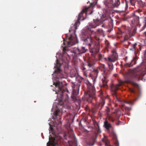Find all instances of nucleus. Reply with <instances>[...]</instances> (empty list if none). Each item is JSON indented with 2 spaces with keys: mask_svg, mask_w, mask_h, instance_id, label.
I'll return each mask as SVG.
<instances>
[{
  "mask_svg": "<svg viewBox=\"0 0 146 146\" xmlns=\"http://www.w3.org/2000/svg\"><path fill=\"white\" fill-rule=\"evenodd\" d=\"M102 140L105 143V146H112L110 144V141L107 138L105 137L102 139Z\"/></svg>",
  "mask_w": 146,
  "mask_h": 146,
  "instance_id": "23",
  "label": "nucleus"
},
{
  "mask_svg": "<svg viewBox=\"0 0 146 146\" xmlns=\"http://www.w3.org/2000/svg\"><path fill=\"white\" fill-rule=\"evenodd\" d=\"M125 82L126 83L131 84L135 87L137 88H139V84L132 81L130 78H127L125 80Z\"/></svg>",
  "mask_w": 146,
  "mask_h": 146,
  "instance_id": "16",
  "label": "nucleus"
},
{
  "mask_svg": "<svg viewBox=\"0 0 146 146\" xmlns=\"http://www.w3.org/2000/svg\"><path fill=\"white\" fill-rule=\"evenodd\" d=\"M143 76V74L140 71L134 72L132 74V76L137 80H142Z\"/></svg>",
  "mask_w": 146,
  "mask_h": 146,
  "instance_id": "12",
  "label": "nucleus"
},
{
  "mask_svg": "<svg viewBox=\"0 0 146 146\" xmlns=\"http://www.w3.org/2000/svg\"><path fill=\"white\" fill-rule=\"evenodd\" d=\"M94 65V63L93 62H88V66L89 68L92 67Z\"/></svg>",
  "mask_w": 146,
  "mask_h": 146,
  "instance_id": "36",
  "label": "nucleus"
},
{
  "mask_svg": "<svg viewBox=\"0 0 146 146\" xmlns=\"http://www.w3.org/2000/svg\"><path fill=\"white\" fill-rule=\"evenodd\" d=\"M67 50V49L66 47H64L63 48V51L64 52V53H65L66 52V51Z\"/></svg>",
  "mask_w": 146,
  "mask_h": 146,
  "instance_id": "43",
  "label": "nucleus"
},
{
  "mask_svg": "<svg viewBox=\"0 0 146 146\" xmlns=\"http://www.w3.org/2000/svg\"><path fill=\"white\" fill-rule=\"evenodd\" d=\"M126 6H127V2H126Z\"/></svg>",
  "mask_w": 146,
  "mask_h": 146,
  "instance_id": "52",
  "label": "nucleus"
},
{
  "mask_svg": "<svg viewBox=\"0 0 146 146\" xmlns=\"http://www.w3.org/2000/svg\"><path fill=\"white\" fill-rule=\"evenodd\" d=\"M104 69V66H101L98 67L96 69H93V72L95 74V77H97L99 71H103V74L106 75L107 72L105 71Z\"/></svg>",
  "mask_w": 146,
  "mask_h": 146,
  "instance_id": "9",
  "label": "nucleus"
},
{
  "mask_svg": "<svg viewBox=\"0 0 146 146\" xmlns=\"http://www.w3.org/2000/svg\"><path fill=\"white\" fill-rule=\"evenodd\" d=\"M102 84L100 87L101 88H107L108 87L107 81V79L105 77L104 79H102Z\"/></svg>",
  "mask_w": 146,
  "mask_h": 146,
  "instance_id": "21",
  "label": "nucleus"
},
{
  "mask_svg": "<svg viewBox=\"0 0 146 146\" xmlns=\"http://www.w3.org/2000/svg\"><path fill=\"white\" fill-rule=\"evenodd\" d=\"M59 78H64V77L63 75H61V76L59 77Z\"/></svg>",
  "mask_w": 146,
  "mask_h": 146,
  "instance_id": "44",
  "label": "nucleus"
},
{
  "mask_svg": "<svg viewBox=\"0 0 146 146\" xmlns=\"http://www.w3.org/2000/svg\"><path fill=\"white\" fill-rule=\"evenodd\" d=\"M115 146H119L118 141L117 140H116L115 142Z\"/></svg>",
  "mask_w": 146,
  "mask_h": 146,
  "instance_id": "40",
  "label": "nucleus"
},
{
  "mask_svg": "<svg viewBox=\"0 0 146 146\" xmlns=\"http://www.w3.org/2000/svg\"><path fill=\"white\" fill-rule=\"evenodd\" d=\"M59 123L60 124H61V122L60 121L59 122Z\"/></svg>",
  "mask_w": 146,
  "mask_h": 146,
  "instance_id": "47",
  "label": "nucleus"
},
{
  "mask_svg": "<svg viewBox=\"0 0 146 146\" xmlns=\"http://www.w3.org/2000/svg\"><path fill=\"white\" fill-rule=\"evenodd\" d=\"M78 87H80V84H78Z\"/></svg>",
  "mask_w": 146,
  "mask_h": 146,
  "instance_id": "50",
  "label": "nucleus"
},
{
  "mask_svg": "<svg viewBox=\"0 0 146 146\" xmlns=\"http://www.w3.org/2000/svg\"><path fill=\"white\" fill-rule=\"evenodd\" d=\"M96 142V138L95 137H93L90 140L88 143V144L90 146H92Z\"/></svg>",
  "mask_w": 146,
  "mask_h": 146,
  "instance_id": "24",
  "label": "nucleus"
},
{
  "mask_svg": "<svg viewBox=\"0 0 146 146\" xmlns=\"http://www.w3.org/2000/svg\"><path fill=\"white\" fill-rule=\"evenodd\" d=\"M137 100V99H136L135 100H134V101H136V100Z\"/></svg>",
  "mask_w": 146,
  "mask_h": 146,
  "instance_id": "54",
  "label": "nucleus"
},
{
  "mask_svg": "<svg viewBox=\"0 0 146 146\" xmlns=\"http://www.w3.org/2000/svg\"><path fill=\"white\" fill-rule=\"evenodd\" d=\"M136 6H137L140 8L143 7L145 5V2L141 0L137 1L136 2Z\"/></svg>",
  "mask_w": 146,
  "mask_h": 146,
  "instance_id": "22",
  "label": "nucleus"
},
{
  "mask_svg": "<svg viewBox=\"0 0 146 146\" xmlns=\"http://www.w3.org/2000/svg\"><path fill=\"white\" fill-rule=\"evenodd\" d=\"M76 80L78 81L79 83H81L83 80V78L80 76H78L76 77Z\"/></svg>",
  "mask_w": 146,
  "mask_h": 146,
  "instance_id": "34",
  "label": "nucleus"
},
{
  "mask_svg": "<svg viewBox=\"0 0 146 146\" xmlns=\"http://www.w3.org/2000/svg\"><path fill=\"white\" fill-rule=\"evenodd\" d=\"M136 63V59L134 58L130 62L126 63H125V65L126 66L131 67L134 64H135Z\"/></svg>",
  "mask_w": 146,
  "mask_h": 146,
  "instance_id": "18",
  "label": "nucleus"
},
{
  "mask_svg": "<svg viewBox=\"0 0 146 146\" xmlns=\"http://www.w3.org/2000/svg\"><path fill=\"white\" fill-rule=\"evenodd\" d=\"M133 18V19L131 21V25L133 27H135V28H136V27L138 25L139 23V17L135 15Z\"/></svg>",
  "mask_w": 146,
  "mask_h": 146,
  "instance_id": "10",
  "label": "nucleus"
},
{
  "mask_svg": "<svg viewBox=\"0 0 146 146\" xmlns=\"http://www.w3.org/2000/svg\"><path fill=\"white\" fill-rule=\"evenodd\" d=\"M120 4L119 0H117V1L114 3V4H112L114 8L115 7H117Z\"/></svg>",
  "mask_w": 146,
  "mask_h": 146,
  "instance_id": "33",
  "label": "nucleus"
},
{
  "mask_svg": "<svg viewBox=\"0 0 146 146\" xmlns=\"http://www.w3.org/2000/svg\"><path fill=\"white\" fill-rule=\"evenodd\" d=\"M104 25H102V27H104Z\"/></svg>",
  "mask_w": 146,
  "mask_h": 146,
  "instance_id": "53",
  "label": "nucleus"
},
{
  "mask_svg": "<svg viewBox=\"0 0 146 146\" xmlns=\"http://www.w3.org/2000/svg\"><path fill=\"white\" fill-rule=\"evenodd\" d=\"M104 5L105 6L104 9L105 11L107 12L110 8H114V6H113L112 4L107 1H104Z\"/></svg>",
  "mask_w": 146,
  "mask_h": 146,
  "instance_id": "13",
  "label": "nucleus"
},
{
  "mask_svg": "<svg viewBox=\"0 0 146 146\" xmlns=\"http://www.w3.org/2000/svg\"><path fill=\"white\" fill-rule=\"evenodd\" d=\"M117 117L116 114L113 113L111 115H108V119L109 120L113 122L117 118Z\"/></svg>",
  "mask_w": 146,
  "mask_h": 146,
  "instance_id": "20",
  "label": "nucleus"
},
{
  "mask_svg": "<svg viewBox=\"0 0 146 146\" xmlns=\"http://www.w3.org/2000/svg\"><path fill=\"white\" fill-rule=\"evenodd\" d=\"M100 47V43L99 42H94L91 44V45L89 46L88 48L86 46H82L80 48H75L74 50H72V52L74 54V56L78 57L86 52L88 50V48H89L90 52L93 54H95L98 52Z\"/></svg>",
  "mask_w": 146,
  "mask_h": 146,
  "instance_id": "1",
  "label": "nucleus"
},
{
  "mask_svg": "<svg viewBox=\"0 0 146 146\" xmlns=\"http://www.w3.org/2000/svg\"><path fill=\"white\" fill-rule=\"evenodd\" d=\"M81 69L84 72V74L87 76V74L84 72V71L86 70V68L85 67V65L84 63H82L81 64Z\"/></svg>",
  "mask_w": 146,
  "mask_h": 146,
  "instance_id": "28",
  "label": "nucleus"
},
{
  "mask_svg": "<svg viewBox=\"0 0 146 146\" xmlns=\"http://www.w3.org/2000/svg\"><path fill=\"white\" fill-rule=\"evenodd\" d=\"M73 94L74 95H72L71 96V98L72 100L74 101H76L77 100L76 99V95H77L78 94V92L77 90H75L74 89L73 90Z\"/></svg>",
  "mask_w": 146,
  "mask_h": 146,
  "instance_id": "25",
  "label": "nucleus"
},
{
  "mask_svg": "<svg viewBox=\"0 0 146 146\" xmlns=\"http://www.w3.org/2000/svg\"><path fill=\"white\" fill-rule=\"evenodd\" d=\"M97 31L98 33H100V35H102L103 37H104L105 36V35L104 33V31L100 29H97Z\"/></svg>",
  "mask_w": 146,
  "mask_h": 146,
  "instance_id": "35",
  "label": "nucleus"
},
{
  "mask_svg": "<svg viewBox=\"0 0 146 146\" xmlns=\"http://www.w3.org/2000/svg\"><path fill=\"white\" fill-rule=\"evenodd\" d=\"M110 110V108L108 107H106L105 110V111L106 112V113L107 114H108V113L109 112Z\"/></svg>",
  "mask_w": 146,
  "mask_h": 146,
  "instance_id": "38",
  "label": "nucleus"
},
{
  "mask_svg": "<svg viewBox=\"0 0 146 146\" xmlns=\"http://www.w3.org/2000/svg\"><path fill=\"white\" fill-rule=\"evenodd\" d=\"M95 5L94 3H91L89 7H86L83 9L82 11L78 15V18L77 20L75 22L74 25L70 28L69 30L70 32H72L73 33H74L76 32V30L77 29V26H78L80 24V20L83 21L86 18V17H84L83 15L84 14L85 16H86V14L88 13V11L92 9V8L91 7L94 6Z\"/></svg>",
  "mask_w": 146,
  "mask_h": 146,
  "instance_id": "4",
  "label": "nucleus"
},
{
  "mask_svg": "<svg viewBox=\"0 0 146 146\" xmlns=\"http://www.w3.org/2000/svg\"><path fill=\"white\" fill-rule=\"evenodd\" d=\"M87 95L86 97L88 100H91L95 97L96 90L95 87L93 86H90L88 90Z\"/></svg>",
  "mask_w": 146,
  "mask_h": 146,
  "instance_id": "5",
  "label": "nucleus"
},
{
  "mask_svg": "<svg viewBox=\"0 0 146 146\" xmlns=\"http://www.w3.org/2000/svg\"><path fill=\"white\" fill-rule=\"evenodd\" d=\"M105 104V100L104 99H103L102 100V102L99 104V106H101V108L100 110H101L102 108H103Z\"/></svg>",
  "mask_w": 146,
  "mask_h": 146,
  "instance_id": "32",
  "label": "nucleus"
},
{
  "mask_svg": "<svg viewBox=\"0 0 146 146\" xmlns=\"http://www.w3.org/2000/svg\"><path fill=\"white\" fill-rule=\"evenodd\" d=\"M50 128H51V130H52V129H53V128H52L51 127H50Z\"/></svg>",
  "mask_w": 146,
  "mask_h": 146,
  "instance_id": "49",
  "label": "nucleus"
},
{
  "mask_svg": "<svg viewBox=\"0 0 146 146\" xmlns=\"http://www.w3.org/2000/svg\"><path fill=\"white\" fill-rule=\"evenodd\" d=\"M108 62V65L110 69L108 71L109 72H110L113 69V64L112 63V62Z\"/></svg>",
  "mask_w": 146,
  "mask_h": 146,
  "instance_id": "29",
  "label": "nucleus"
},
{
  "mask_svg": "<svg viewBox=\"0 0 146 146\" xmlns=\"http://www.w3.org/2000/svg\"><path fill=\"white\" fill-rule=\"evenodd\" d=\"M120 122H121L120 121H118V123H117L116 124V125H119V123Z\"/></svg>",
  "mask_w": 146,
  "mask_h": 146,
  "instance_id": "45",
  "label": "nucleus"
},
{
  "mask_svg": "<svg viewBox=\"0 0 146 146\" xmlns=\"http://www.w3.org/2000/svg\"><path fill=\"white\" fill-rule=\"evenodd\" d=\"M121 86V83L117 84L116 85L112 84L110 86L111 90L112 92H116L117 90H118V87Z\"/></svg>",
  "mask_w": 146,
  "mask_h": 146,
  "instance_id": "17",
  "label": "nucleus"
},
{
  "mask_svg": "<svg viewBox=\"0 0 146 146\" xmlns=\"http://www.w3.org/2000/svg\"><path fill=\"white\" fill-rule=\"evenodd\" d=\"M103 94V93L102 92H101V95H102V94Z\"/></svg>",
  "mask_w": 146,
  "mask_h": 146,
  "instance_id": "48",
  "label": "nucleus"
},
{
  "mask_svg": "<svg viewBox=\"0 0 146 146\" xmlns=\"http://www.w3.org/2000/svg\"><path fill=\"white\" fill-rule=\"evenodd\" d=\"M92 12H93V11H92L90 13H89L88 14H91L92 13Z\"/></svg>",
  "mask_w": 146,
  "mask_h": 146,
  "instance_id": "46",
  "label": "nucleus"
},
{
  "mask_svg": "<svg viewBox=\"0 0 146 146\" xmlns=\"http://www.w3.org/2000/svg\"><path fill=\"white\" fill-rule=\"evenodd\" d=\"M142 12V11L141 9H138L137 10H136V12L138 13H139Z\"/></svg>",
  "mask_w": 146,
  "mask_h": 146,
  "instance_id": "41",
  "label": "nucleus"
},
{
  "mask_svg": "<svg viewBox=\"0 0 146 146\" xmlns=\"http://www.w3.org/2000/svg\"><path fill=\"white\" fill-rule=\"evenodd\" d=\"M98 59L99 60H104L108 62V58H104V56L101 54H99L98 56Z\"/></svg>",
  "mask_w": 146,
  "mask_h": 146,
  "instance_id": "26",
  "label": "nucleus"
},
{
  "mask_svg": "<svg viewBox=\"0 0 146 146\" xmlns=\"http://www.w3.org/2000/svg\"><path fill=\"white\" fill-rule=\"evenodd\" d=\"M53 85L56 88L57 92L56 93L57 94L58 97L60 98V103L61 105L63 104V101L65 99L68 98V95L66 92H68V90L66 88L64 87L62 82L59 81L54 83Z\"/></svg>",
  "mask_w": 146,
  "mask_h": 146,
  "instance_id": "3",
  "label": "nucleus"
},
{
  "mask_svg": "<svg viewBox=\"0 0 146 146\" xmlns=\"http://www.w3.org/2000/svg\"><path fill=\"white\" fill-rule=\"evenodd\" d=\"M101 22V20L97 18L96 19H94L93 23H91L88 26L85 33L86 35L82 39V40L84 42V44L87 45L88 47L94 42L93 41L91 36L93 32V31H92L91 28H95L100 25Z\"/></svg>",
  "mask_w": 146,
  "mask_h": 146,
  "instance_id": "2",
  "label": "nucleus"
},
{
  "mask_svg": "<svg viewBox=\"0 0 146 146\" xmlns=\"http://www.w3.org/2000/svg\"><path fill=\"white\" fill-rule=\"evenodd\" d=\"M137 44L136 43H135L133 45V49L134 50H135L137 46Z\"/></svg>",
  "mask_w": 146,
  "mask_h": 146,
  "instance_id": "39",
  "label": "nucleus"
},
{
  "mask_svg": "<svg viewBox=\"0 0 146 146\" xmlns=\"http://www.w3.org/2000/svg\"><path fill=\"white\" fill-rule=\"evenodd\" d=\"M118 59V55L116 51H113L111 56L108 58V62H114Z\"/></svg>",
  "mask_w": 146,
  "mask_h": 146,
  "instance_id": "8",
  "label": "nucleus"
},
{
  "mask_svg": "<svg viewBox=\"0 0 146 146\" xmlns=\"http://www.w3.org/2000/svg\"><path fill=\"white\" fill-rule=\"evenodd\" d=\"M105 43L106 44V45H107V46H108L109 44H110V43H109V42H108V41L107 40H106L105 41Z\"/></svg>",
  "mask_w": 146,
  "mask_h": 146,
  "instance_id": "42",
  "label": "nucleus"
},
{
  "mask_svg": "<svg viewBox=\"0 0 146 146\" xmlns=\"http://www.w3.org/2000/svg\"><path fill=\"white\" fill-rule=\"evenodd\" d=\"M77 38L76 37L73 36L71 35L68 39H67V44L68 46H70L74 45L77 43Z\"/></svg>",
  "mask_w": 146,
  "mask_h": 146,
  "instance_id": "7",
  "label": "nucleus"
},
{
  "mask_svg": "<svg viewBox=\"0 0 146 146\" xmlns=\"http://www.w3.org/2000/svg\"><path fill=\"white\" fill-rule=\"evenodd\" d=\"M60 113V111L59 109H57L55 110L54 112V115L55 117H54V119H56L57 116H60L59 113Z\"/></svg>",
  "mask_w": 146,
  "mask_h": 146,
  "instance_id": "27",
  "label": "nucleus"
},
{
  "mask_svg": "<svg viewBox=\"0 0 146 146\" xmlns=\"http://www.w3.org/2000/svg\"><path fill=\"white\" fill-rule=\"evenodd\" d=\"M145 25L143 26V27H144L145 28Z\"/></svg>",
  "mask_w": 146,
  "mask_h": 146,
  "instance_id": "51",
  "label": "nucleus"
},
{
  "mask_svg": "<svg viewBox=\"0 0 146 146\" xmlns=\"http://www.w3.org/2000/svg\"><path fill=\"white\" fill-rule=\"evenodd\" d=\"M136 32V29L135 28L132 31H131L129 34V35H126L125 36L124 39L127 40L129 39L130 37L133 36Z\"/></svg>",
  "mask_w": 146,
  "mask_h": 146,
  "instance_id": "15",
  "label": "nucleus"
},
{
  "mask_svg": "<svg viewBox=\"0 0 146 146\" xmlns=\"http://www.w3.org/2000/svg\"><path fill=\"white\" fill-rule=\"evenodd\" d=\"M136 2L135 0H130V3L131 6L134 7L135 8H136L135 6L137 5L136 4Z\"/></svg>",
  "mask_w": 146,
  "mask_h": 146,
  "instance_id": "31",
  "label": "nucleus"
},
{
  "mask_svg": "<svg viewBox=\"0 0 146 146\" xmlns=\"http://www.w3.org/2000/svg\"><path fill=\"white\" fill-rule=\"evenodd\" d=\"M129 91L131 93L135 94H136V91L134 90V89L132 88H130L129 89Z\"/></svg>",
  "mask_w": 146,
  "mask_h": 146,
  "instance_id": "37",
  "label": "nucleus"
},
{
  "mask_svg": "<svg viewBox=\"0 0 146 146\" xmlns=\"http://www.w3.org/2000/svg\"><path fill=\"white\" fill-rule=\"evenodd\" d=\"M62 138L60 136H56L52 140H51L50 139V138H49V140L47 143V146H56L58 145V144L57 142H55L56 140H60Z\"/></svg>",
  "mask_w": 146,
  "mask_h": 146,
  "instance_id": "6",
  "label": "nucleus"
},
{
  "mask_svg": "<svg viewBox=\"0 0 146 146\" xmlns=\"http://www.w3.org/2000/svg\"><path fill=\"white\" fill-rule=\"evenodd\" d=\"M127 57H126V59H127Z\"/></svg>",
  "mask_w": 146,
  "mask_h": 146,
  "instance_id": "56",
  "label": "nucleus"
},
{
  "mask_svg": "<svg viewBox=\"0 0 146 146\" xmlns=\"http://www.w3.org/2000/svg\"><path fill=\"white\" fill-rule=\"evenodd\" d=\"M61 65L59 63V61L58 60H56V64L54 67L55 69L54 71V73L57 74H60L61 73L62 70L60 69Z\"/></svg>",
  "mask_w": 146,
  "mask_h": 146,
  "instance_id": "11",
  "label": "nucleus"
},
{
  "mask_svg": "<svg viewBox=\"0 0 146 146\" xmlns=\"http://www.w3.org/2000/svg\"><path fill=\"white\" fill-rule=\"evenodd\" d=\"M104 126L107 129L108 133L112 132V130H111V132L110 131V129L112 128V127L111 124L109 123L108 121H106L104 122Z\"/></svg>",
  "mask_w": 146,
  "mask_h": 146,
  "instance_id": "14",
  "label": "nucleus"
},
{
  "mask_svg": "<svg viewBox=\"0 0 146 146\" xmlns=\"http://www.w3.org/2000/svg\"><path fill=\"white\" fill-rule=\"evenodd\" d=\"M112 95L113 97L115 98H116L117 101H120V99L117 97L116 92H112Z\"/></svg>",
  "mask_w": 146,
  "mask_h": 146,
  "instance_id": "30",
  "label": "nucleus"
},
{
  "mask_svg": "<svg viewBox=\"0 0 146 146\" xmlns=\"http://www.w3.org/2000/svg\"><path fill=\"white\" fill-rule=\"evenodd\" d=\"M118 101L119 102V104H120L123 107L124 106L125 103L129 104L131 105H133V102L132 101H125L120 100V101Z\"/></svg>",
  "mask_w": 146,
  "mask_h": 146,
  "instance_id": "19",
  "label": "nucleus"
},
{
  "mask_svg": "<svg viewBox=\"0 0 146 146\" xmlns=\"http://www.w3.org/2000/svg\"><path fill=\"white\" fill-rule=\"evenodd\" d=\"M77 89L78 90V89H78V88H77Z\"/></svg>",
  "mask_w": 146,
  "mask_h": 146,
  "instance_id": "55",
  "label": "nucleus"
}]
</instances>
